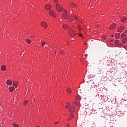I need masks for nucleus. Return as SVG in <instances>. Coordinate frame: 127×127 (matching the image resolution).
Instances as JSON below:
<instances>
[{"instance_id":"nucleus-1","label":"nucleus","mask_w":127,"mask_h":127,"mask_svg":"<svg viewBox=\"0 0 127 127\" xmlns=\"http://www.w3.org/2000/svg\"><path fill=\"white\" fill-rule=\"evenodd\" d=\"M66 109H69V112L70 113H73L75 111V108L73 106L71 107V104H70L69 103H67V105H66L65 106Z\"/></svg>"},{"instance_id":"nucleus-2","label":"nucleus","mask_w":127,"mask_h":127,"mask_svg":"<svg viewBox=\"0 0 127 127\" xmlns=\"http://www.w3.org/2000/svg\"><path fill=\"white\" fill-rule=\"evenodd\" d=\"M69 34L70 36H75L76 35V33H75V31H74L73 30L70 29L69 31Z\"/></svg>"},{"instance_id":"nucleus-3","label":"nucleus","mask_w":127,"mask_h":127,"mask_svg":"<svg viewBox=\"0 0 127 127\" xmlns=\"http://www.w3.org/2000/svg\"><path fill=\"white\" fill-rule=\"evenodd\" d=\"M56 9L58 11H61V10L63 9L62 6H60L59 4H56Z\"/></svg>"},{"instance_id":"nucleus-4","label":"nucleus","mask_w":127,"mask_h":127,"mask_svg":"<svg viewBox=\"0 0 127 127\" xmlns=\"http://www.w3.org/2000/svg\"><path fill=\"white\" fill-rule=\"evenodd\" d=\"M49 13L50 15H51L53 17H55L56 16V13H55V12H54L53 10L50 11Z\"/></svg>"},{"instance_id":"nucleus-5","label":"nucleus","mask_w":127,"mask_h":127,"mask_svg":"<svg viewBox=\"0 0 127 127\" xmlns=\"http://www.w3.org/2000/svg\"><path fill=\"white\" fill-rule=\"evenodd\" d=\"M63 16L65 19L68 18V12H67L66 10H65L64 12V14L63 15Z\"/></svg>"},{"instance_id":"nucleus-6","label":"nucleus","mask_w":127,"mask_h":127,"mask_svg":"<svg viewBox=\"0 0 127 127\" xmlns=\"http://www.w3.org/2000/svg\"><path fill=\"white\" fill-rule=\"evenodd\" d=\"M41 24L43 27H44V28H47V23L45 22H42Z\"/></svg>"},{"instance_id":"nucleus-7","label":"nucleus","mask_w":127,"mask_h":127,"mask_svg":"<svg viewBox=\"0 0 127 127\" xmlns=\"http://www.w3.org/2000/svg\"><path fill=\"white\" fill-rule=\"evenodd\" d=\"M124 29H125L124 26H121L119 28L118 31V32H122V31H124Z\"/></svg>"},{"instance_id":"nucleus-8","label":"nucleus","mask_w":127,"mask_h":127,"mask_svg":"<svg viewBox=\"0 0 127 127\" xmlns=\"http://www.w3.org/2000/svg\"><path fill=\"white\" fill-rule=\"evenodd\" d=\"M45 8L47 10H49V9H51V6L48 4H47L45 5Z\"/></svg>"},{"instance_id":"nucleus-9","label":"nucleus","mask_w":127,"mask_h":127,"mask_svg":"<svg viewBox=\"0 0 127 127\" xmlns=\"http://www.w3.org/2000/svg\"><path fill=\"white\" fill-rule=\"evenodd\" d=\"M13 86H14L16 88H17V86H18V83L17 81H14L13 82Z\"/></svg>"},{"instance_id":"nucleus-10","label":"nucleus","mask_w":127,"mask_h":127,"mask_svg":"<svg viewBox=\"0 0 127 127\" xmlns=\"http://www.w3.org/2000/svg\"><path fill=\"white\" fill-rule=\"evenodd\" d=\"M115 27H116V24H113L112 25H111L110 26V30H113V29H114V28H115Z\"/></svg>"},{"instance_id":"nucleus-11","label":"nucleus","mask_w":127,"mask_h":127,"mask_svg":"<svg viewBox=\"0 0 127 127\" xmlns=\"http://www.w3.org/2000/svg\"><path fill=\"white\" fill-rule=\"evenodd\" d=\"M6 84L7 85H9V86H10V85H12V81H10V80H7L6 81Z\"/></svg>"},{"instance_id":"nucleus-12","label":"nucleus","mask_w":127,"mask_h":127,"mask_svg":"<svg viewBox=\"0 0 127 127\" xmlns=\"http://www.w3.org/2000/svg\"><path fill=\"white\" fill-rule=\"evenodd\" d=\"M69 6H72L73 7H76L77 4L74 3H70L69 4Z\"/></svg>"},{"instance_id":"nucleus-13","label":"nucleus","mask_w":127,"mask_h":127,"mask_svg":"<svg viewBox=\"0 0 127 127\" xmlns=\"http://www.w3.org/2000/svg\"><path fill=\"white\" fill-rule=\"evenodd\" d=\"M9 92H10V93L13 92L14 91V87L12 86L9 87Z\"/></svg>"},{"instance_id":"nucleus-14","label":"nucleus","mask_w":127,"mask_h":127,"mask_svg":"<svg viewBox=\"0 0 127 127\" xmlns=\"http://www.w3.org/2000/svg\"><path fill=\"white\" fill-rule=\"evenodd\" d=\"M1 70H2V71H5V70H6V67H5V65H2L1 66Z\"/></svg>"},{"instance_id":"nucleus-15","label":"nucleus","mask_w":127,"mask_h":127,"mask_svg":"<svg viewBox=\"0 0 127 127\" xmlns=\"http://www.w3.org/2000/svg\"><path fill=\"white\" fill-rule=\"evenodd\" d=\"M103 59V60H101L99 62V64H104V63H106V61H104Z\"/></svg>"},{"instance_id":"nucleus-16","label":"nucleus","mask_w":127,"mask_h":127,"mask_svg":"<svg viewBox=\"0 0 127 127\" xmlns=\"http://www.w3.org/2000/svg\"><path fill=\"white\" fill-rule=\"evenodd\" d=\"M62 26L64 28V29H68V28H69V27H68V25H67L66 24H64Z\"/></svg>"},{"instance_id":"nucleus-17","label":"nucleus","mask_w":127,"mask_h":127,"mask_svg":"<svg viewBox=\"0 0 127 127\" xmlns=\"http://www.w3.org/2000/svg\"><path fill=\"white\" fill-rule=\"evenodd\" d=\"M26 42H27V43H28V44H30L31 43V40H30L29 39H27V40H26Z\"/></svg>"},{"instance_id":"nucleus-18","label":"nucleus","mask_w":127,"mask_h":127,"mask_svg":"<svg viewBox=\"0 0 127 127\" xmlns=\"http://www.w3.org/2000/svg\"><path fill=\"white\" fill-rule=\"evenodd\" d=\"M66 92L69 94H71V89L70 88H67Z\"/></svg>"},{"instance_id":"nucleus-19","label":"nucleus","mask_w":127,"mask_h":127,"mask_svg":"<svg viewBox=\"0 0 127 127\" xmlns=\"http://www.w3.org/2000/svg\"><path fill=\"white\" fill-rule=\"evenodd\" d=\"M127 20V18H121L122 22H124V21H126Z\"/></svg>"},{"instance_id":"nucleus-20","label":"nucleus","mask_w":127,"mask_h":127,"mask_svg":"<svg viewBox=\"0 0 127 127\" xmlns=\"http://www.w3.org/2000/svg\"><path fill=\"white\" fill-rule=\"evenodd\" d=\"M127 38H124V39H122V42H123V43H125L127 41Z\"/></svg>"},{"instance_id":"nucleus-21","label":"nucleus","mask_w":127,"mask_h":127,"mask_svg":"<svg viewBox=\"0 0 127 127\" xmlns=\"http://www.w3.org/2000/svg\"><path fill=\"white\" fill-rule=\"evenodd\" d=\"M27 104H28V101L27 100L24 101V105H26Z\"/></svg>"},{"instance_id":"nucleus-22","label":"nucleus","mask_w":127,"mask_h":127,"mask_svg":"<svg viewBox=\"0 0 127 127\" xmlns=\"http://www.w3.org/2000/svg\"><path fill=\"white\" fill-rule=\"evenodd\" d=\"M121 36L122 37H126V34H125V33H122Z\"/></svg>"},{"instance_id":"nucleus-23","label":"nucleus","mask_w":127,"mask_h":127,"mask_svg":"<svg viewBox=\"0 0 127 127\" xmlns=\"http://www.w3.org/2000/svg\"><path fill=\"white\" fill-rule=\"evenodd\" d=\"M45 44H46V43H45V42H42L41 43V46H44V45H45Z\"/></svg>"},{"instance_id":"nucleus-24","label":"nucleus","mask_w":127,"mask_h":127,"mask_svg":"<svg viewBox=\"0 0 127 127\" xmlns=\"http://www.w3.org/2000/svg\"><path fill=\"white\" fill-rule=\"evenodd\" d=\"M13 127H18V125L14 124H13Z\"/></svg>"},{"instance_id":"nucleus-25","label":"nucleus","mask_w":127,"mask_h":127,"mask_svg":"<svg viewBox=\"0 0 127 127\" xmlns=\"http://www.w3.org/2000/svg\"><path fill=\"white\" fill-rule=\"evenodd\" d=\"M74 18L76 20H77V19H78V18L77 17V16L76 15H74Z\"/></svg>"},{"instance_id":"nucleus-26","label":"nucleus","mask_w":127,"mask_h":127,"mask_svg":"<svg viewBox=\"0 0 127 127\" xmlns=\"http://www.w3.org/2000/svg\"><path fill=\"white\" fill-rule=\"evenodd\" d=\"M78 29H79L80 30H82V28H81V27H80V26H78Z\"/></svg>"},{"instance_id":"nucleus-27","label":"nucleus","mask_w":127,"mask_h":127,"mask_svg":"<svg viewBox=\"0 0 127 127\" xmlns=\"http://www.w3.org/2000/svg\"><path fill=\"white\" fill-rule=\"evenodd\" d=\"M73 114H71L70 115V118H73Z\"/></svg>"},{"instance_id":"nucleus-28","label":"nucleus","mask_w":127,"mask_h":127,"mask_svg":"<svg viewBox=\"0 0 127 127\" xmlns=\"http://www.w3.org/2000/svg\"><path fill=\"white\" fill-rule=\"evenodd\" d=\"M78 35H79V36H80V37H81V36H82V34H78Z\"/></svg>"},{"instance_id":"nucleus-29","label":"nucleus","mask_w":127,"mask_h":127,"mask_svg":"<svg viewBox=\"0 0 127 127\" xmlns=\"http://www.w3.org/2000/svg\"><path fill=\"white\" fill-rule=\"evenodd\" d=\"M55 125H57V124H59V122H56L55 123Z\"/></svg>"},{"instance_id":"nucleus-30","label":"nucleus","mask_w":127,"mask_h":127,"mask_svg":"<svg viewBox=\"0 0 127 127\" xmlns=\"http://www.w3.org/2000/svg\"><path fill=\"white\" fill-rule=\"evenodd\" d=\"M67 127H70V126H69V124H67Z\"/></svg>"},{"instance_id":"nucleus-31","label":"nucleus","mask_w":127,"mask_h":127,"mask_svg":"<svg viewBox=\"0 0 127 127\" xmlns=\"http://www.w3.org/2000/svg\"><path fill=\"white\" fill-rule=\"evenodd\" d=\"M70 120H71V119H70V118H68V121H70Z\"/></svg>"},{"instance_id":"nucleus-32","label":"nucleus","mask_w":127,"mask_h":127,"mask_svg":"<svg viewBox=\"0 0 127 127\" xmlns=\"http://www.w3.org/2000/svg\"><path fill=\"white\" fill-rule=\"evenodd\" d=\"M55 1H56V2H57V0H56Z\"/></svg>"}]
</instances>
